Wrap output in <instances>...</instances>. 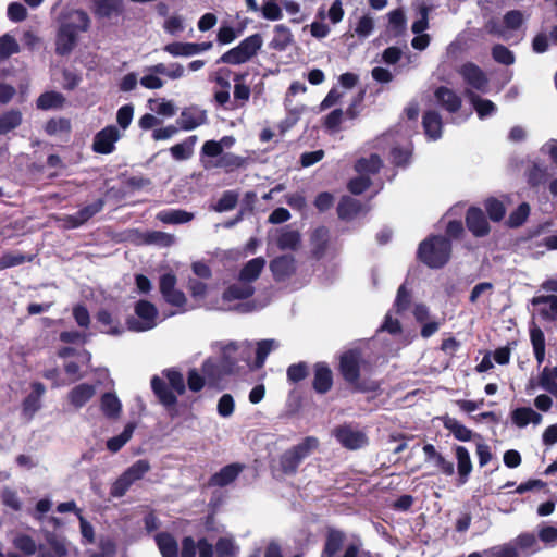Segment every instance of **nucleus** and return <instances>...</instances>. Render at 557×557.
Returning <instances> with one entry per match:
<instances>
[{"mask_svg": "<svg viewBox=\"0 0 557 557\" xmlns=\"http://www.w3.org/2000/svg\"><path fill=\"white\" fill-rule=\"evenodd\" d=\"M332 433L338 443L347 449H358L368 443L366 434L350 425L338 426Z\"/></svg>", "mask_w": 557, "mask_h": 557, "instance_id": "1a4fd4ad", "label": "nucleus"}, {"mask_svg": "<svg viewBox=\"0 0 557 557\" xmlns=\"http://www.w3.org/2000/svg\"><path fill=\"white\" fill-rule=\"evenodd\" d=\"M64 101L63 96L60 92L48 91L42 94L37 100V107L39 109L48 110L59 108Z\"/></svg>", "mask_w": 557, "mask_h": 557, "instance_id": "603ef678", "label": "nucleus"}, {"mask_svg": "<svg viewBox=\"0 0 557 557\" xmlns=\"http://www.w3.org/2000/svg\"><path fill=\"white\" fill-rule=\"evenodd\" d=\"M406 16L401 9L388 13V27L395 35L403 34L406 29Z\"/></svg>", "mask_w": 557, "mask_h": 557, "instance_id": "864d4df0", "label": "nucleus"}, {"mask_svg": "<svg viewBox=\"0 0 557 557\" xmlns=\"http://www.w3.org/2000/svg\"><path fill=\"white\" fill-rule=\"evenodd\" d=\"M511 421L519 428L523 429L529 424L539 425L542 423V416L531 407H519L511 411Z\"/></svg>", "mask_w": 557, "mask_h": 557, "instance_id": "a211bd4d", "label": "nucleus"}, {"mask_svg": "<svg viewBox=\"0 0 557 557\" xmlns=\"http://www.w3.org/2000/svg\"><path fill=\"white\" fill-rule=\"evenodd\" d=\"M265 267V259L262 257L253 258L249 260L239 273V281L243 283L250 284L256 281L263 268Z\"/></svg>", "mask_w": 557, "mask_h": 557, "instance_id": "bb28decb", "label": "nucleus"}, {"mask_svg": "<svg viewBox=\"0 0 557 557\" xmlns=\"http://www.w3.org/2000/svg\"><path fill=\"white\" fill-rule=\"evenodd\" d=\"M300 244V235L297 231L283 228L280 231L276 245L282 250H295Z\"/></svg>", "mask_w": 557, "mask_h": 557, "instance_id": "4c0bfd02", "label": "nucleus"}, {"mask_svg": "<svg viewBox=\"0 0 557 557\" xmlns=\"http://www.w3.org/2000/svg\"><path fill=\"white\" fill-rule=\"evenodd\" d=\"M163 50L172 57H191L193 42H171L163 47Z\"/></svg>", "mask_w": 557, "mask_h": 557, "instance_id": "13d9d810", "label": "nucleus"}, {"mask_svg": "<svg viewBox=\"0 0 557 557\" xmlns=\"http://www.w3.org/2000/svg\"><path fill=\"white\" fill-rule=\"evenodd\" d=\"M157 219L166 224H184L194 219V213L181 209H170L159 212Z\"/></svg>", "mask_w": 557, "mask_h": 557, "instance_id": "72a5a7b5", "label": "nucleus"}, {"mask_svg": "<svg viewBox=\"0 0 557 557\" xmlns=\"http://www.w3.org/2000/svg\"><path fill=\"white\" fill-rule=\"evenodd\" d=\"M438 103L448 112H456L461 106V98L447 87H440L435 91Z\"/></svg>", "mask_w": 557, "mask_h": 557, "instance_id": "a878e982", "label": "nucleus"}, {"mask_svg": "<svg viewBox=\"0 0 557 557\" xmlns=\"http://www.w3.org/2000/svg\"><path fill=\"white\" fill-rule=\"evenodd\" d=\"M253 294V287L250 284L238 282L230 286L224 293L222 297L223 304L219 306V309L227 310L231 309L230 302L237 299L248 298Z\"/></svg>", "mask_w": 557, "mask_h": 557, "instance_id": "2eb2a0df", "label": "nucleus"}, {"mask_svg": "<svg viewBox=\"0 0 557 557\" xmlns=\"http://www.w3.org/2000/svg\"><path fill=\"white\" fill-rule=\"evenodd\" d=\"M320 442L314 436H307L297 445L292 446L293 450L304 461L307 457L318 450Z\"/></svg>", "mask_w": 557, "mask_h": 557, "instance_id": "37998d69", "label": "nucleus"}, {"mask_svg": "<svg viewBox=\"0 0 557 557\" xmlns=\"http://www.w3.org/2000/svg\"><path fill=\"white\" fill-rule=\"evenodd\" d=\"M239 550V545L231 535L219 537L213 547L214 557H238Z\"/></svg>", "mask_w": 557, "mask_h": 557, "instance_id": "5701e85b", "label": "nucleus"}, {"mask_svg": "<svg viewBox=\"0 0 557 557\" xmlns=\"http://www.w3.org/2000/svg\"><path fill=\"white\" fill-rule=\"evenodd\" d=\"M293 41V35L288 27L284 25H276L274 27V36L270 42V47L274 50L283 51Z\"/></svg>", "mask_w": 557, "mask_h": 557, "instance_id": "e433bc0d", "label": "nucleus"}, {"mask_svg": "<svg viewBox=\"0 0 557 557\" xmlns=\"http://www.w3.org/2000/svg\"><path fill=\"white\" fill-rule=\"evenodd\" d=\"M161 557H182L176 539L169 532H158L153 536Z\"/></svg>", "mask_w": 557, "mask_h": 557, "instance_id": "dca6fc26", "label": "nucleus"}, {"mask_svg": "<svg viewBox=\"0 0 557 557\" xmlns=\"http://www.w3.org/2000/svg\"><path fill=\"white\" fill-rule=\"evenodd\" d=\"M61 26H69V29H75L76 34L87 32L90 25V18L85 11L70 10L61 17Z\"/></svg>", "mask_w": 557, "mask_h": 557, "instance_id": "4468645a", "label": "nucleus"}, {"mask_svg": "<svg viewBox=\"0 0 557 557\" xmlns=\"http://www.w3.org/2000/svg\"><path fill=\"white\" fill-rule=\"evenodd\" d=\"M20 46L15 38L9 34L0 37V60L7 59L14 53H17Z\"/></svg>", "mask_w": 557, "mask_h": 557, "instance_id": "6e6d98bb", "label": "nucleus"}, {"mask_svg": "<svg viewBox=\"0 0 557 557\" xmlns=\"http://www.w3.org/2000/svg\"><path fill=\"white\" fill-rule=\"evenodd\" d=\"M45 392L46 388L41 383L36 382L32 384V393L23 403V411L26 416L32 418L40 409V398Z\"/></svg>", "mask_w": 557, "mask_h": 557, "instance_id": "4be33fe9", "label": "nucleus"}, {"mask_svg": "<svg viewBox=\"0 0 557 557\" xmlns=\"http://www.w3.org/2000/svg\"><path fill=\"white\" fill-rule=\"evenodd\" d=\"M458 473L461 483H465L472 471V462L468 449L463 446H457L455 449Z\"/></svg>", "mask_w": 557, "mask_h": 557, "instance_id": "c9c22d12", "label": "nucleus"}, {"mask_svg": "<svg viewBox=\"0 0 557 557\" xmlns=\"http://www.w3.org/2000/svg\"><path fill=\"white\" fill-rule=\"evenodd\" d=\"M382 165V161L376 154H371L369 158H362L358 160V162L355 165L356 171L358 174H375L379 172L380 168Z\"/></svg>", "mask_w": 557, "mask_h": 557, "instance_id": "09e8293b", "label": "nucleus"}, {"mask_svg": "<svg viewBox=\"0 0 557 557\" xmlns=\"http://www.w3.org/2000/svg\"><path fill=\"white\" fill-rule=\"evenodd\" d=\"M97 320L106 329H102L101 332L110 335H120L122 334V327L119 324H114V320L112 315L107 310H101L97 314Z\"/></svg>", "mask_w": 557, "mask_h": 557, "instance_id": "4d7b16f0", "label": "nucleus"}, {"mask_svg": "<svg viewBox=\"0 0 557 557\" xmlns=\"http://www.w3.org/2000/svg\"><path fill=\"white\" fill-rule=\"evenodd\" d=\"M213 347L221 354V360L219 362L212 359L206 360L202 366V371L208 382L212 385H216L225 375L234 371L235 358L233 355L238 346L234 342H219L215 343Z\"/></svg>", "mask_w": 557, "mask_h": 557, "instance_id": "f257e3e1", "label": "nucleus"}, {"mask_svg": "<svg viewBox=\"0 0 557 557\" xmlns=\"http://www.w3.org/2000/svg\"><path fill=\"white\" fill-rule=\"evenodd\" d=\"M103 208V200L98 199L95 202L84 207L76 214L65 215L62 221L67 228H76L87 222L96 213L100 212Z\"/></svg>", "mask_w": 557, "mask_h": 557, "instance_id": "f8f14e48", "label": "nucleus"}, {"mask_svg": "<svg viewBox=\"0 0 557 557\" xmlns=\"http://www.w3.org/2000/svg\"><path fill=\"white\" fill-rule=\"evenodd\" d=\"M423 127L425 135L436 140L442 136V119L441 115L435 111H429L423 116Z\"/></svg>", "mask_w": 557, "mask_h": 557, "instance_id": "473e14b6", "label": "nucleus"}, {"mask_svg": "<svg viewBox=\"0 0 557 557\" xmlns=\"http://www.w3.org/2000/svg\"><path fill=\"white\" fill-rule=\"evenodd\" d=\"M244 75H236L234 86V99L246 103L250 98V88L244 82Z\"/></svg>", "mask_w": 557, "mask_h": 557, "instance_id": "0e129e2a", "label": "nucleus"}, {"mask_svg": "<svg viewBox=\"0 0 557 557\" xmlns=\"http://www.w3.org/2000/svg\"><path fill=\"white\" fill-rule=\"evenodd\" d=\"M96 393L95 384L81 383L67 393V400L75 409H81L95 397Z\"/></svg>", "mask_w": 557, "mask_h": 557, "instance_id": "9b49d317", "label": "nucleus"}, {"mask_svg": "<svg viewBox=\"0 0 557 557\" xmlns=\"http://www.w3.org/2000/svg\"><path fill=\"white\" fill-rule=\"evenodd\" d=\"M78 35L75 29H69V26L59 27L57 41H55V51L59 54H67L70 53L74 47L76 46Z\"/></svg>", "mask_w": 557, "mask_h": 557, "instance_id": "6ab92c4d", "label": "nucleus"}, {"mask_svg": "<svg viewBox=\"0 0 557 557\" xmlns=\"http://www.w3.org/2000/svg\"><path fill=\"white\" fill-rule=\"evenodd\" d=\"M165 375L171 388L177 394H183L185 392V382L183 375L176 370H165L163 372Z\"/></svg>", "mask_w": 557, "mask_h": 557, "instance_id": "e2e57ef3", "label": "nucleus"}, {"mask_svg": "<svg viewBox=\"0 0 557 557\" xmlns=\"http://www.w3.org/2000/svg\"><path fill=\"white\" fill-rule=\"evenodd\" d=\"M159 323L157 307L147 300H139L134 307V315L126 320L127 327L134 332H146Z\"/></svg>", "mask_w": 557, "mask_h": 557, "instance_id": "39448f33", "label": "nucleus"}, {"mask_svg": "<svg viewBox=\"0 0 557 557\" xmlns=\"http://www.w3.org/2000/svg\"><path fill=\"white\" fill-rule=\"evenodd\" d=\"M333 384V376L331 369L323 364L318 363L314 369L313 387L319 393H326Z\"/></svg>", "mask_w": 557, "mask_h": 557, "instance_id": "cd10ccee", "label": "nucleus"}, {"mask_svg": "<svg viewBox=\"0 0 557 557\" xmlns=\"http://www.w3.org/2000/svg\"><path fill=\"white\" fill-rule=\"evenodd\" d=\"M243 467L238 463H232L222 468L211 479V484L215 486H226L232 483L242 472Z\"/></svg>", "mask_w": 557, "mask_h": 557, "instance_id": "c756f323", "label": "nucleus"}, {"mask_svg": "<svg viewBox=\"0 0 557 557\" xmlns=\"http://www.w3.org/2000/svg\"><path fill=\"white\" fill-rule=\"evenodd\" d=\"M467 226L478 237L488 234L490 226L481 209L470 208L466 216Z\"/></svg>", "mask_w": 557, "mask_h": 557, "instance_id": "f3484780", "label": "nucleus"}, {"mask_svg": "<svg viewBox=\"0 0 557 557\" xmlns=\"http://www.w3.org/2000/svg\"><path fill=\"white\" fill-rule=\"evenodd\" d=\"M493 58L496 62L510 65L515 62L513 53L503 45H496L492 50Z\"/></svg>", "mask_w": 557, "mask_h": 557, "instance_id": "69168bd1", "label": "nucleus"}, {"mask_svg": "<svg viewBox=\"0 0 557 557\" xmlns=\"http://www.w3.org/2000/svg\"><path fill=\"white\" fill-rule=\"evenodd\" d=\"M123 133L114 125H108L95 134L92 150L100 154H110L115 150V144L122 138Z\"/></svg>", "mask_w": 557, "mask_h": 557, "instance_id": "0eeeda50", "label": "nucleus"}, {"mask_svg": "<svg viewBox=\"0 0 557 557\" xmlns=\"http://www.w3.org/2000/svg\"><path fill=\"white\" fill-rule=\"evenodd\" d=\"M182 557H214L213 545L206 539L195 541L186 536L182 541Z\"/></svg>", "mask_w": 557, "mask_h": 557, "instance_id": "9d476101", "label": "nucleus"}, {"mask_svg": "<svg viewBox=\"0 0 557 557\" xmlns=\"http://www.w3.org/2000/svg\"><path fill=\"white\" fill-rule=\"evenodd\" d=\"M245 162L246 159L234 153H225L220 157L214 166L223 168L226 171H233L244 166Z\"/></svg>", "mask_w": 557, "mask_h": 557, "instance_id": "5fc2aeb1", "label": "nucleus"}, {"mask_svg": "<svg viewBox=\"0 0 557 557\" xmlns=\"http://www.w3.org/2000/svg\"><path fill=\"white\" fill-rule=\"evenodd\" d=\"M280 343L275 339H262L257 343V349H256V367L261 368L268 355L278 348Z\"/></svg>", "mask_w": 557, "mask_h": 557, "instance_id": "49530a36", "label": "nucleus"}, {"mask_svg": "<svg viewBox=\"0 0 557 557\" xmlns=\"http://www.w3.org/2000/svg\"><path fill=\"white\" fill-rule=\"evenodd\" d=\"M196 141L197 136H190L185 141L174 145L170 149L172 157L176 160L189 159L193 154Z\"/></svg>", "mask_w": 557, "mask_h": 557, "instance_id": "a18cd8bd", "label": "nucleus"}, {"mask_svg": "<svg viewBox=\"0 0 557 557\" xmlns=\"http://www.w3.org/2000/svg\"><path fill=\"white\" fill-rule=\"evenodd\" d=\"M207 122L206 111L198 107L185 108L180 117L177 119V125L184 131H191Z\"/></svg>", "mask_w": 557, "mask_h": 557, "instance_id": "ddd939ff", "label": "nucleus"}, {"mask_svg": "<svg viewBox=\"0 0 557 557\" xmlns=\"http://www.w3.org/2000/svg\"><path fill=\"white\" fill-rule=\"evenodd\" d=\"M423 453L425 455L426 461H433L434 465L440 468L443 473L446 475L454 474V465L450 461H447L440 453H437L432 444L424 445Z\"/></svg>", "mask_w": 557, "mask_h": 557, "instance_id": "2f4dec72", "label": "nucleus"}, {"mask_svg": "<svg viewBox=\"0 0 557 557\" xmlns=\"http://www.w3.org/2000/svg\"><path fill=\"white\" fill-rule=\"evenodd\" d=\"M458 73L461 75L468 89H475L481 92H486L488 89V78L485 73L474 63H466L460 66Z\"/></svg>", "mask_w": 557, "mask_h": 557, "instance_id": "6e6552de", "label": "nucleus"}, {"mask_svg": "<svg viewBox=\"0 0 557 557\" xmlns=\"http://www.w3.org/2000/svg\"><path fill=\"white\" fill-rule=\"evenodd\" d=\"M270 269L276 280L289 276L295 270V260L290 256H282L270 263Z\"/></svg>", "mask_w": 557, "mask_h": 557, "instance_id": "c85d7f7f", "label": "nucleus"}, {"mask_svg": "<svg viewBox=\"0 0 557 557\" xmlns=\"http://www.w3.org/2000/svg\"><path fill=\"white\" fill-rule=\"evenodd\" d=\"M148 106L151 111L164 117H172L177 111L175 103L165 98L149 99Z\"/></svg>", "mask_w": 557, "mask_h": 557, "instance_id": "58836bf2", "label": "nucleus"}, {"mask_svg": "<svg viewBox=\"0 0 557 557\" xmlns=\"http://www.w3.org/2000/svg\"><path fill=\"white\" fill-rule=\"evenodd\" d=\"M301 462L302 461L290 447L280 456L277 462L274 465V471L285 475H290L296 473Z\"/></svg>", "mask_w": 557, "mask_h": 557, "instance_id": "aec40b11", "label": "nucleus"}, {"mask_svg": "<svg viewBox=\"0 0 557 557\" xmlns=\"http://www.w3.org/2000/svg\"><path fill=\"white\" fill-rule=\"evenodd\" d=\"M484 206L491 220L500 221L504 218L506 209L503 201L495 198H488L485 200Z\"/></svg>", "mask_w": 557, "mask_h": 557, "instance_id": "052dcab7", "label": "nucleus"}, {"mask_svg": "<svg viewBox=\"0 0 557 557\" xmlns=\"http://www.w3.org/2000/svg\"><path fill=\"white\" fill-rule=\"evenodd\" d=\"M150 470V463L140 459L128 467L112 484L111 495L113 497H122L126 494L129 487Z\"/></svg>", "mask_w": 557, "mask_h": 557, "instance_id": "423d86ee", "label": "nucleus"}, {"mask_svg": "<svg viewBox=\"0 0 557 557\" xmlns=\"http://www.w3.org/2000/svg\"><path fill=\"white\" fill-rule=\"evenodd\" d=\"M263 45V39L260 34H253L245 38L238 46L226 51L218 60V63H226L238 65L248 62L252 59Z\"/></svg>", "mask_w": 557, "mask_h": 557, "instance_id": "20e7f679", "label": "nucleus"}, {"mask_svg": "<svg viewBox=\"0 0 557 557\" xmlns=\"http://www.w3.org/2000/svg\"><path fill=\"white\" fill-rule=\"evenodd\" d=\"M530 214V206L525 202L521 203L516 211H513L508 219V224L512 227L520 226L524 223Z\"/></svg>", "mask_w": 557, "mask_h": 557, "instance_id": "338daca9", "label": "nucleus"}, {"mask_svg": "<svg viewBox=\"0 0 557 557\" xmlns=\"http://www.w3.org/2000/svg\"><path fill=\"white\" fill-rule=\"evenodd\" d=\"M418 255L430 268H441L449 259L450 244L442 236H434L420 244Z\"/></svg>", "mask_w": 557, "mask_h": 557, "instance_id": "7ed1b4c3", "label": "nucleus"}, {"mask_svg": "<svg viewBox=\"0 0 557 557\" xmlns=\"http://www.w3.org/2000/svg\"><path fill=\"white\" fill-rule=\"evenodd\" d=\"M22 123V113L18 110H10L0 115V135H5L15 129Z\"/></svg>", "mask_w": 557, "mask_h": 557, "instance_id": "79ce46f5", "label": "nucleus"}, {"mask_svg": "<svg viewBox=\"0 0 557 557\" xmlns=\"http://www.w3.org/2000/svg\"><path fill=\"white\" fill-rule=\"evenodd\" d=\"M67 547L63 540L48 539V545L39 549V557H66Z\"/></svg>", "mask_w": 557, "mask_h": 557, "instance_id": "a19ab883", "label": "nucleus"}, {"mask_svg": "<svg viewBox=\"0 0 557 557\" xmlns=\"http://www.w3.org/2000/svg\"><path fill=\"white\" fill-rule=\"evenodd\" d=\"M151 387L161 404L164 406H173L176 403V396L172 391L166 388L165 382L161 377L153 376L151 380Z\"/></svg>", "mask_w": 557, "mask_h": 557, "instance_id": "f704fd0d", "label": "nucleus"}, {"mask_svg": "<svg viewBox=\"0 0 557 557\" xmlns=\"http://www.w3.org/2000/svg\"><path fill=\"white\" fill-rule=\"evenodd\" d=\"M480 119H485L496 112V106L488 99H483L470 89L465 91Z\"/></svg>", "mask_w": 557, "mask_h": 557, "instance_id": "393cba45", "label": "nucleus"}, {"mask_svg": "<svg viewBox=\"0 0 557 557\" xmlns=\"http://www.w3.org/2000/svg\"><path fill=\"white\" fill-rule=\"evenodd\" d=\"M361 210V207L359 202L350 197H344L337 208L338 215L342 219H352L356 216L359 211Z\"/></svg>", "mask_w": 557, "mask_h": 557, "instance_id": "3c124183", "label": "nucleus"}, {"mask_svg": "<svg viewBox=\"0 0 557 557\" xmlns=\"http://www.w3.org/2000/svg\"><path fill=\"white\" fill-rule=\"evenodd\" d=\"M373 29H374L373 17L369 14H364L358 20V22L354 28V35L358 36L359 38H366L371 35Z\"/></svg>", "mask_w": 557, "mask_h": 557, "instance_id": "bf43d9fd", "label": "nucleus"}, {"mask_svg": "<svg viewBox=\"0 0 557 557\" xmlns=\"http://www.w3.org/2000/svg\"><path fill=\"white\" fill-rule=\"evenodd\" d=\"M523 22V15L520 11H510L504 16V27L498 28L496 26L491 27V33L498 35L503 39H509V32L515 30L521 26Z\"/></svg>", "mask_w": 557, "mask_h": 557, "instance_id": "412c9836", "label": "nucleus"}, {"mask_svg": "<svg viewBox=\"0 0 557 557\" xmlns=\"http://www.w3.org/2000/svg\"><path fill=\"white\" fill-rule=\"evenodd\" d=\"M135 429V423H127L121 434L113 436L107 441V448L111 453H117L132 438Z\"/></svg>", "mask_w": 557, "mask_h": 557, "instance_id": "ea45409f", "label": "nucleus"}, {"mask_svg": "<svg viewBox=\"0 0 557 557\" xmlns=\"http://www.w3.org/2000/svg\"><path fill=\"white\" fill-rule=\"evenodd\" d=\"M363 363L362 355L359 350H348L341 357V372L344 379L354 385L356 391L370 392L375 391L379 385L377 383L359 382L360 368Z\"/></svg>", "mask_w": 557, "mask_h": 557, "instance_id": "f03ea898", "label": "nucleus"}, {"mask_svg": "<svg viewBox=\"0 0 557 557\" xmlns=\"http://www.w3.org/2000/svg\"><path fill=\"white\" fill-rule=\"evenodd\" d=\"M444 425L459 441L468 442L473 436V433L470 429H468L454 418H446L444 421Z\"/></svg>", "mask_w": 557, "mask_h": 557, "instance_id": "de8ad7c7", "label": "nucleus"}, {"mask_svg": "<svg viewBox=\"0 0 557 557\" xmlns=\"http://www.w3.org/2000/svg\"><path fill=\"white\" fill-rule=\"evenodd\" d=\"M533 305L539 307L540 314L547 320L557 317V296H539L533 299Z\"/></svg>", "mask_w": 557, "mask_h": 557, "instance_id": "7c9ffc66", "label": "nucleus"}, {"mask_svg": "<svg viewBox=\"0 0 557 557\" xmlns=\"http://www.w3.org/2000/svg\"><path fill=\"white\" fill-rule=\"evenodd\" d=\"M139 83L147 89H160L164 86V81L148 67L144 70V74L140 77Z\"/></svg>", "mask_w": 557, "mask_h": 557, "instance_id": "680f3d73", "label": "nucleus"}, {"mask_svg": "<svg viewBox=\"0 0 557 557\" xmlns=\"http://www.w3.org/2000/svg\"><path fill=\"white\" fill-rule=\"evenodd\" d=\"M261 16L268 21H278L283 17L280 0H262Z\"/></svg>", "mask_w": 557, "mask_h": 557, "instance_id": "8fccbe9b", "label": "nucleus"}, {"mask_svg": "<svg viewBox=\"0 0 557 557\" xmlns=\"http://www.w3.org/2000/svg\"><path fill=\"white\" fill-rule=\"evenodd\" d=\"M100 409L107 418L116 420L122 412V403L114 393H104L100 399Z\"/></svg>", "mask_w": 557, "mask_h": 557, "instance_id": "b1692460", "label": "nucleus"}, {"mask_svg": "<svg viewBox=\"0 0 557 557\" xmlns=\"http://www.w3.org/2000/svg\"><path fill=\"white\" fill-rule=\"evenodd\" d=\"M219 416L222 418H228L234 413L235 410V401L232 395L224 394L218 401L216 407Z\"/></svg>", "mask_w": 557, "mask_h": 557, "instance_id": "774afa93", "label": "nucleus"}, {"mask_svg": "<svg viewBox=\"0 0 557 557\" xmlns=\"http://www.w3.org/2000/svg\"><path fill=\"white\" fill-rule=\"evenodd\" d=\"M122 0H96L95 14L100 17H111L121 13Z\"/></svg>", "mask_w": 557, "mask_h": 557, "instance_id": "c03bdc74", "label": "nucleus"}]
</instances>
